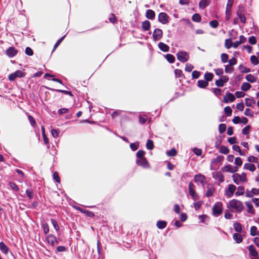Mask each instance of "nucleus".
Segmentation results:
<instances>
[{"mask_svg": "<svg viewBox=\"0 0 259 259\" xmlns=\"http://www.w3.org/2000/svg\"><path fill=\"white\" fill-rule=\"evenodd\" d=\"M194 181L195 183L199 182L202 186H204L205 182V177L201 174H197L194 176Z\"/></svg>", "mask_w": 259, "mask_h": 259, "instance_id": "nucleus-12", "label": "nucleus"}, {"mask_svg": "<svg viewBox=\"0 0 259 259\" xmlns=\"http://www.w3.org/2000/svg\"><path fill=\"white\" fill-rule=\"evenodd\" d=\"M244 168L248 169L251 171H254L255 169V166L252 163H246L244 165Z\"/></svg>", "mask_w": 259, "mask_h": 259, "instance_id": "nucleus-24", "label": "nucleus"}, {"mask_svg": "<svg viewBox=\"0 0 259 259\" xmlns=\"http://www.w3.org/2000/svg\"><path fill=\"white\" fill-rule=\"evenodd\" d=\"M25 53L28 56H32L33 54V52L30 48L27 47L25 49Z\"/></svg>", "mask_w": 259, "mask_h": 259, "instance_id": "nucleus-64", "label": "nucleus"}, {"mask_svg": "<svg viewBox=\"0 0 259 259\" xmlns=\"http://www.w3.org/2000/svg\"><path fill=\"white\" fill-rule=\"evenodd\" d=\"M158 47L161 51L164 52H168L169 49L168 46L162 42H160L158 44Z\"/></svg>", "mask_w": 259, "mask_h": 259, "instance_id": "nucleus-21", "label": "nucleus"}, {"mask_svg": "<svg viewBox=\"0 0 259 259\" xmlns=\"http://www.w3.org/2000/svg\"><path fill=\"white\" fill-rule=\"evenodd\" d=\"M233 238L237 243H240L242 241V236L238 233H234L233 235Z\"/></svg>", "mask_w": 259, "mask_h": 259, "instance_id": "nucleus-27", "label": "nucleus"}, {"mask_svg": "<svg viewBox=\"0 0 259 259\" xmlns=\"http://www.w3.org/2000/svg\"><path fill=\"white\" fill-rule=\"evenodd\" d=\"M162 36L163 32L161 29L159 28H156L154 29L152 35L153 39L154 41H157L161 39Z\"/></svg>", "mask_w": 259, "mask_h": 259, "instance_id": "nucleus-8", "label": "nucleus"}, {"mask_svg": "<svg viewBox=\"0 0 259 259\" xmlns=\"http://www.w3.org/2000/svg\"><path fill=\"white\" fill-rule=\"evenodd\" d=\"M233 181L236 185H239L240 183H244L247 181L246 175L244 172L241 174L235 173L232 176Z\"/></svg>", "mask_w": 259, "mask_h": 259, "instance_id": "nucleus-2", "label": "nucleus"}, {"mask_svg": "<svg viewBox=\"0 0 259 259\" xmlns=\"http://www.w3.org/2000/svg\"><path fill=\"white\" fill-rule=\"evenodd\" d=\"M237 191L235 192L236 196L243 195L245 192V188L243 186H240L236 188Z\"/></svg>", "mask_w": 259, "mask_h": 259, "instance_id": "nucleus-22", "label": "nucleus"}, {"mask_svg": "<svg viewBox=\"0 0 259 259\" xmlns=\"http://www.w3.org/2000/svg\"><path fill=\"white\" fill-rule=\"evenodd\" d=\"M158 21L163 24H167L169 21V17L164 12H161L158 15Z\"/></svg>", "mask_w": 259, "mask_h": 259, "instance_id": "nucleus-9", "label": "nucleus"}, {"mask_svg": "<svg viewBox=\"0 0 259 259\" xmlns=\"http://www.w3.org/2000/svg\"><path fill=\"white\" fill-rule=\"evenodd\" d=\"M136 162L138 165L141 166L144 168H148L149 167V163L145 158L137 159Z\"/></svg>", "mask_w": 259, "mask_h": 259, "instance_id": "nucleus-14", "label": "nucleus"}, {"mask_svg": "<svg viewBox=\"0 0 259 259\" xmlns=\"http://www.w3.org/2000/svg\"><path fill=\"white\" fill-rule=\"evenodd\" d=\"M212 210L214 217H219L223 212V203L221 202H216L213 205Z\"/></svg>", "mask_w": 259, "mask_h": 259, "instance_id": "nucleus-3", "label": "nucleus"}, {"mask_svg": "<svg viewBox=\"0 0 259 259\" xmlns=\"http://www.w3.org/2000/svg\"><path fill=\"white\" fill-rule=\"evenodd\" d=\"M189 193L192 198L195 201L199 200V196L195 190V186L192 183H190L188 185Z\"/></svg>", "mask_w": 259, "mask_h": 259, "instance_id": "nucleus-5", "label": "nucleus"}, {"mask_svg": "<svg viewBox=\"0 0 259 259\" xmlns=\"http://www.w3.org/2000/svg\"><path fill=\"white\" fill-rule=\"evenodd\" d=\"M146 16L148 19L153 20L155 17V13L152 10H148L146 13Z\"/></svg>", "mask_w": 259, "mask_h": 259, "instance_id": "nucleus-23", "label": "nucleus"}, {"mask_svg": "<svg viewBox=\"0 0 259 259\" xmlns=\"http://www.w3.org/2000/svg\"><path fill=\"white\" fill-rule=\"evenodd\" d=\"M28 120L30 123V124L32 126H34L35 124H36V122H35V119H34V118L30 115H29L28 116Z\"/></svg>", "mask_w": 259, "mask_h": 259, "instance_id": "nucleus-58", "label": "nucleus"}, {"mask_svg": "<svg viewBox=\"0 0 259 259\" xmlns=\"http://www.w3.org/2000/svg\"><path fill=\"white\" fill-rule=\"evenodd\" d=\"M203 204V202L201 200H199L193 203V206L196 210H198Z\"/></svg>", "mask_w": 259, "mask_h": 259, "instance_id": "nucleus-37", "label": "nucleus"}, {"mask_svg": "<svg viewBox=\"0 0 259 259\" xmlns=\"http://www.w3.org/2000/svg\"><path fill=\"white\" fill-rule=\"evenodd\" d=\"M26 194L27 197L30 199H31L33 198V193L32 190H31V189H27L26 191Z\"/></svg>", "mask_w": 259, "mask_h": 259, "instance_id": "nucleus-55", "label": "nucleus"}, {"mask_svg": "<svg viewBox=\"0 0 259 259\" xmlns=\"http://www.w3.org/2000/svg\"><path fill=\"white\" fill-rule=\"evenodd\" d=\"M251 85L247 82H243L242 84L241 89L243 91H247L251 88Z\"/></svg>", "mask_w": 259, "mask_h": 259, "instance_id": "nucleus-33", "label": "nucleus"}, {"mask_svg": "<svg viewBox=\"0 0 259 259\" xmlns=\"http://www.w3.org/2000/svg\"><path fill=\"white\" fill-rule=\"evenodd\" d=\"M250 61L253 64L256 65L258 64V60L255 56H251L250 57Z\"/></svg>", "mask_w": 259, "mask_h": 259, "instance_id": "nucleus-47", "label": "nucleus"}, {"mask_svg": "<svg viewBox=\"0 0 259 259\" xmlns=\"http://www.w3.org/2000/svg\"><path fill=\"white\" fill-rule=\"evenodd\" d=\"M245 79L250 82L253 83L256 81L257 78L253 75L249 74L245 76Z\"/></svg>", "mask_w": 259, "mask_h": 259, "instance_id": "nucleus-30", "label": "nucleus"}, {"mask_svg": "<svg viewBox=\"0 0 259 259\" xmlns=\"http://www.w3.org/2000/svg\"><path fill=\"white\" fill-rule=\"evenodd\" d=\"M177 59L181 62H186L189 59V54L185 51H181L177 54Z\"/></svg>", "mask_w": 259, "mask_h": 259, "instance_id": "nucleus-7", "label": "nucleus"}, {"mask_svg": "<svg viewBox=\"0 0 259 259\" xmlns=\"http://www.w3.org/2000/svg\"><path fill=\"white\" fill-rule=\"evenodd\" d=\"M145 151H144L143 150H139L136 154L137 159H141V158H144L143 156L145 155Z\"/></svg>", "mask_w": 259, "mask_h": 259, "instance_id": "nucleus-53", "label": "nucleus"}, {"mask_svg": "<svg viewBox=\"0 0 259 259\" xmlns=\"http://www.w3.org/2000/svg\"><path fill=\"white\" fill-rule=\"evenodd\" d=\"M59 131L56 129H53L51 131V134L54 138H57L59 136Z\"/></svg>", "mask_w": 259, "mask_h": 259, "instance_id": "nucleus-62", "label": "nucleus"}, {"mask_svg": "<svg viewBox=\"0 0 259 259\" xmlns=\"http://www.w3.org/2000/svg\"><path fill=\"white\" fill-rule=\"evenodd\" d=\"M249 42L251 45H254L256 42V39L254 36H251L248 38Z\"/></svg>", "mask_w": 259, "mask_h": 259, "instance_id": "nucleus-63", "label": "nucleus"}, {"mask_svg": "<svg viewBox=\"0 0 259 259\" xmlns=\"http://www.w3.org/2000/svg\"><path fill=\"white\" fill-rule=\"evenodd\" d=\"M236 187L233 184H229L225 189V195L227 198H231L234 194Z\"/></svg>", "mask_w": 259, "mask_h": 259, "instance_id": "nucleus-6", "label": "nucleus"}, {"mask_svg": "<svg viewBox=\"0 0 259 259\" xmlns=\"http://www.w3.org/2000/svg\"><path fill=\"white\" fill-rule=\"evenodd\" d=\"M24 75L25 74L24 72L20 70H17L9 75V79L11 81H13L17 77H22L24 76Z\"/></svg>", "mask_w": 259, "mask_h": 259, "instance_id": "nucleus-10", "label": "nucleus"}, {"mask_svg": "<svg viewBox=\"0 0 259 259\" xmlns=\"http://www.w3.org/2000/svg\"><path fill=\"white\" fill-rule=\"evenodd\" d=\"M139 142L131 143L130 144V147L132 150L135 151L138 149V148L139 147Z\"/></svg>", "mask_w": 259, "mask_h": 259, "instance_id": "nucleus-54", "label": "nucleus"}, {"mask_svg": "<svg viewBox=\"0 0 259 259\" xmlns=\"http://www.w3.org/2000/svg\"><path fill=\"white\" fill-rule=\"evenodd\" d=\"M244 7L242 6H239L238 10L237 12V15L239 18L241 22L244 23L246 21V19L243 13Z\"/></svg>", "mask_w": 259, "mask_h": 259, "instance_id": "nucleus-11", "label": "nucleus"}, {"mask_svg": "<svg viewBox=\"0 0 259 259\" xmlns=\"http://www.w3.org/2000/svg\"><path fill=\"white\" fill-rule=\"evenodd\" d=\"M238 68L241 72L242 73H248L250 71V70L249 68H247L243 65L241 64L239 66Z\"/></svg>", "mask_w": 259, "mask_h": 259, "instance_id": "nucleus-35", "label": "nucleus"}, {"mask_svg": "<svg viewBox=\"0 0 259 259\" xmlns=\"http://www.w3.org/2000/svg\"><path fill=\"white\" fill-rule=\"evenodd\" d=\"M215 190V189L211 185H208L207 186V190L205 194L206 196L207 197L212 196L214 193Z\"/></svg>", "mask_w": 259, "mask_h": 259, "instance_id": "nucleus-16", "label": "nucleus"}, {"mask_svg": "<svg viewBox=\"0 0 259 259\" xmlns=\"http://www.w3.org/2000/svg\"><path fill=\"white\" fill-rule=\"evenodd\" d=\"M148 118L145 115H141L139 117V122L141 124H144L147 121Z\"/></svg>", "mask_w": 259, "mask_h": 259, "instance_id": "nucleus-50", "label": "nucleus"}, {"mask_svg": "<svg viewBox=\"0 0 259 259\" xmlns=\"http://www.w3.org/2000/svg\"><path fill=\"white\" fill-rule=\"evenodd\" d=\"M210 26L212 28H217L219 25V22L217 20H212L209 22Z\"/></svg>", "mask_w": 259, "mask_h": 259, "instance_id": "nucleus-61", "label": "nucleus"}, {"mask_svg": "<svg viewBox=\"0 0 259 259\" xmlns=\"http://www.w3.org/2000/svg\"><path fill=\"white\" fill-rule=\"evenodd\" d=\"M166 154L169 156H174L177 154V151L175 148H172L166 152Z\"/></svg>", "mask_w": 259, "mask_h": 259, "instance_id": "nucleus-48", "label": "nucleus"}, {"mask_svg": "<svg viewBox=\"0 0 259 259\" xmlns=\"http://www.w3.org/2000/svg\"><path fill=\"white\" fill-rule=\"evenodd\" d=\"M9 186L11 188V189H12L13 190L15 191H19V188L15 183H13V182H10L9 184Z\"/></svg>", "mask_w": 259, "mask_h": 259, "instance_id": "nucleus-46", "label": "nucleus"}, {"mask_svg": "<svg viewBox=\"0 0 259 259\" xmlns=\"http://www.w3.org/2000/svg\"><path fill=\"white\" fill-rule=\"evenodd\" d=\"M234 229L237 232H241V231H242V226H241V225L239 223H235L234 224Z\"/></svg>", "mask_w": 259, "mask_h": 259, "instance_id": "nucleus-38", "label": "nucleus"}, {"mask_svg": "<svg viewBox=\"0 0 259 259\" xmlns=\"http://www.w3.org/2000/svg\"><path fill=\"white\" fill-rule=\"evenodd\" d=\"M43 231L45 234H47L50 231L49 227L47 223H44L42 224Z\"/></svg>", "mask_w": 259, "mask_h": 259, "instance_id": "nucleus-42", "label": "nucleus"}, {"mask_svg": "<svg viewBox=\"0 0 259 259\" xmlns=\"http://www.w3.org/2000/svg\"><path fill=\"white\" fill-rule=\"evenodd\" d=\"M226 125L225 124L221 123L219 125V131L220 133H223L226 131Z\"/></svg>", "mask_w": 259, "mask_h": 259, "instance_id": "nucleus-51", "label": "nucleus"}, {"mask_svg": "<svg viewBox=\"0 0 259 259\" xmlns=\"http://www.w3.org/2000/svg\"><path fill=\"white\" fill-rule=\"evenodd\" d=\"M227 207L231 210H235L238 213L241 212L244 209L243 203L235 199L229 201V203L227 204Z\"/></svg>", "mask_w": 259, "mask_h": 259, "instance_id": "nucleus-1", "label": "nucleus"}, {"mask_svg": "<svg viewBox=\"0 0 259 259\" xmlns=\"http://www.w3.org/2000/svg\"><path fill=\"white\" fill-rule=\"evenodd\" d=\"M221 57V61L224 63H226L228 60V55L227 54H222Z\"/></svg>", "mask_w": 259, "mask_h": 259, "instance_id": "nucleus-52", "label": "nucleus"}, {"mask_svg": "<svg viewBox=\"0 0 259 259\" xmlns=\"http://www.w3.org/2000/svg\"><path fill=\"white\" fill-rule=\"evenodd\" d=\"M250 130V126L247 125L246 126L242 131V134L244 135H247L249 133V131Z\"/></svg>", "mask_w": 259, "mask_h": 259, "instance_id": "nucleus-49", "label": "nucleus"}, {"mask_svg": "<svg viewBox=\"0 0 259 259\" xmlns=\"http://www.w3.org/2000/svg\"><path fill=\"white\" fill-rule=\"evenodd\" d=\"M208 85L207 81L204 80H199L198 81V87L200 88H205Z\"/></svg>", "mask_w": 259, "mask_h": 259, "instance_id": "nucleus-29", "label": "nucleus"}, {"mask_svg": "<svg viewBox=\"0 0 259 259\" xmlns=\"http://www.w3.org/2000/svg\"><path fill=\"white\" fill-rule=\"evenodd\" d=\"M6 53L9 57L12 58L16 55L18 53V51L14 47H11L7 49Z\"/></svg>", "mask_w": 259, "mask_h": 259, "instance_id": "nucleus-13", "label": "nucleus"}, {"mask_svg": "<svg viewBox=\"0 0 259 259\" xmlns=\"http://www.w3.org/2000/svg\"><path fill=\"white\" fill-rule=\"evenodd\" d=\"M213 177L214 179L218 180L220 183H222L224 181V177L220 171H217L213 174Z\"/></svg>", "mask_w": 259, "mask_h": 259, "instance_id": "nucleus-19", "label": "nucleus"}, {"mask_svg": "<svg viewBox=\"0 0 259 259\" xmlns=\"http://www.w3.org/2000/svg\"><path fill=\"white\" fill-rule=\"evenodd\" d=\"M192 19L194 22H199L201 21V16L199 14L196 13L192 16Z\"/></svg>", "mask_w": 259, "mask_h": 259, "instance_id": "nucleus-40", "label": "nucleus"}, {"mask_svg": "<svg viewBox=\"0 0 259 259\" xmlns=\"http://www.w3.org/2000/svg\"><path fill=\"white\" fill-rule=\"evenodd\" d=\"M220 152L221 153L227 154L229 152V149L228 147L225 146H222L220 149Z\"/></svg>", "mask_w": 259, "mask_h": 259, "instance_id": "nucleus-41", "label": "nucleus"}, {"mask_svg": "<svg viewBox=\"0 0 259 259\" xmlns=\"http://www.w3.org/2000/svg\"><path fill=\"white\" fill-rule=\"evenodd\" d=\"M224 112L227 116H230L232 114V109L229 106H227L224 108Z\"/></svg>", "mask_w": 259, "mask_h": 259, "instance_id": "nucleus-45", "label": "nucleus"}, {"mask_svg": "<svg viewBox=\"0 0 259 259\" xmlns=\"http://www.w3.org/2000/svg\"><path fill=\"white\" fill-rule=\"evenodd\" d=\"M213 77V75L212 73L207 72L204 74V79L206 81H211Z\"/></svg>", "mask_w": 259, "mask_h": 259, "instance_id": "nucleus-36", "label": "nucleus"}, {"mask_svg": "<svg viewBox=\"0 0 259 259\" xmlns=\"http://www.w3.org/2000/svg\"><path fill=\"white\" fill-rule=\"evenodd\" d=\"M225 47L227 49H230L232 47V42L231 39H227L226 40Z\"/></svg>", "mask_w": 259, "mask_h": 259, "instance_id": "nucleus-57", "label": "nucleus"}, {"mask_svg": "<svg viewBox=\"0 0 259 259\" xmlns=\"http://www.w3.org/2000/svg\"><path fill=\"white\" fill-rule=\"evenodd\" d=\"M150 22L148 20H145L142 23V27L144 31H147L150 28Z\"/></svg>", "mask_w": 259, "mask_h": 259, "instance_id": "nucleus-26", "label": "nucleus"}, {"mask_svg": "<svg viewBox=\"0 0 259 259\" xmlns=\"http://www.w3.org/2000/svg\"><path fill=\"white\" fill-rule=\"evenodd\" d=\"M200 75V72L198 71H194L192 73V76L193 78L197 79L199 77Z\"/></svg>", "mask_w": 259, "mask_h": 259, "instance_id": "nucleus-60", "label": "nucleus"}, {"mask_svg": "<svg viewBox=\"0 0 259 259\" xmlns=\"http://www.w3.org/2000/svg\"><path fill=\"white\" fill-rule=\"evenodd\" d=\"M0 250L3 253H5V254H7L9 251L8 247L5 245V244L3 242H0Z\"/></svg>", "mask_w": 259, "mask_h": 259, "instance_id": "nucleus-28", "label": "nucleus"}, {"mask_svg": "<svg viewBox=\"0 0 259 259\" xmlns=\"http://www.w3.org/2000/svg\"><path fill=\"white\" fill-rule=\"evenodd\" d=\"M245 204L248 208V212L249 213L253 214L254 213V209L253 208V206L251 202L247 201L245 202Z\"/></svg>", "mask_w": 259, "mask_h": 259, "instance_id": "nucleus-31", "label": "nucleus"}, {"mask_svg": "<svg viewBox=\"0 0 259 259\" xmlns=\"http://www.w3.org/2000/svg\"><path fill=\"white\" fill-rule=\"evenodd\" d=\"M209 5L208 0H201L199 3V7L200 9H204Z\"/></svg>", "mask_w": 259, "mask_h": 259, "instance_id": "nucleus-25", "label": "nucleus"}, {"mask_svg": "<svg viewBox=\"0 0 259 259\" xmlns=\"http://www.w3.org/2000/svg\"><path fill=\"white\" fill-rule=\"evenodd\" d=\"M245 104L247 107H253L255 104V101L253 98H246Z\"/></svg>", "mask_w": 259, "mask_h": 259, "instance_id": "nucleus-20", "label": "nucleus"}, {"mask_svg": "<svg viewBox=\"0 0 259 259\" xmlns=\"http://www.w3.org/2000/svg\"><path fill=\"white\" fill-rule=\"evenodd\" d=\"M224 168L226 171L231 173H234L238 170V168L237 166H232L230 165L225 166Z\"/></svg>", "mask_w": 259, "mask_h": 259, "instance_id": "nucleus-18", "label": "nucleus"}, {"mask_svg": "<svg viewBox=\"0 0 259 259\" xmlns=\"http://www.w3.org/2000/svg\"><path fill=\"white\" fill-rule=\"evenodd\" d=\"M146 147L149 150L153 149L154 147L153 142L151 140H148L146 143Z\"/></svg>", "mask_w": 259, "mask_h": 259, "instance_id": "nucleus-44", "label": "nucleus"}, {"mask_svg": "<svg viewBox=\"0 0 259 259\" xmlns=\"http://www.w3.org/2000/svg\"><path fill=\"white\" fill-rule=\"evenodd\" d=\"M257 229L256 227L255 226H252L250 228V234L252 236H254L255 235H257Z\"/></svg>", "mask_w": 259, "mask_h": 259, "instance_id": "nucleus-39", "label": "nucleus"}, {"mask_svg": "<svg viewBox=\"0 0 259 259\" xmlns=\"http://www.w3.org/2000/svg\"><path fill=\"white\" fill-rule=\"evenodd\" d=\"M165 58L167 60L168 62H169L170 63H173L175 62V57L171 55V54H166L165 56Z\"/></svg>", "mask_w": 259, "mask_h": 259, "instance_id": "nucleus-34", "label": "nucleus"}, {"mask_svg": "<svg viewBox=\"0 0 259 259\" xmlns=\"http://www.w3.org/2000/svg\"><path fill=\"white\" fill-rule=\"evenodd\" d=\"M235 100V97L234 95L230 93H227L226 95L224 97V101L225 103L230 102H233Z\"/></svg>", "mask_w": 259, "mask_h": 259, "instance_id": "nucleus-15", "label": "nucleus"}, {"mask_svg": "<svg viewBox=\"0 0 259 259\" xmlns=\"http://www.w3.org/2000/svg\"><path fill=\"white\" fill-rule=\"evenodd\" d=\"M51 222L54 228H55V229L57 231H58L59 230L60 228H59V226L58 225V222H57V221L55 220V219H51Z\"/></svg>", "mask_w": 259, "mask_h": 259, "instance_id": "nucleus-43", "label": "nucleus"}, {"mask_svg": "<svg viewBox=\"0 0 259 259\" xmlns=\"http://www.w3.org/2000/svg\"><path fill=\"white\" fill-rule=\"evenodd\" d=\"M247 248L249 251V254L251 256H252L254 257H257L258 253H257L256 250L255 249L254 246L253 245H251L247 247Z\"/></svg>", "mask_w": 259, "mask_h": 259, "instance_id": "nucleus-17", "label": "nucleus"}, {"mask_svg": "<svg viewBox=\"0 0 259 259\" xmlns=\"http://www.w3.org/2000/svg\"><path fill=\"white\" fill-rule=\"evenodd\" d=\"M166 222L164 221H158L157 222V227L160 229H163L166 226Z\"/></svg>", "mask_w": 259, "mask_h": 259, "instance_id": "nucleus-32", "label": "nucleus"}, {"mask_svg": "<svg viewBox=\"0 0 259 259\" xmlns=\"http://www.w3.org/2000/svg\"><path fill=\"white\" fill-rule=\"evenodd\" d=\"M46 240L48 244L52 247H54L56 245L59 244V241L56 237L52 234H49L47 235Z\"/></svg>", "mask_w": 259, "mask_h": 259, "instance_id": "nucleus-4", "label": "nucleus"}, {"mask_svg": "<svg viewBox=\"0 0 259 259\" xmlns=\"http://www.w3.org/2000/svg\"><path fill=\"white\" fill-rule=\"evenodd\" d=\"M65 37V35H64L61 38H60L59 40H58V41L56 42V44H55V45L54 46L53 51H54L59 46V45L60 44V43L64 39Z\"/></svg>", "mask_w": 259, "mask_h": 259, "instance_id": "nucleus-56", "label": "nucleus"}, {"mask_svg": "<svg viewBox=\"0 0 259 259\" xmlns=\"http://www.w3.org/2000/svg\"><path fill=\"white\" fill-rule=\"evenodd\" d=\"M194 68V67L192 65L187 63L186 64V67H185V71L190 72Z\"/></svg>", "mask_w": 259, "mask_h": 259, "instance_id": "nucleus-59", "label": "nucleus"}]
</instances>
